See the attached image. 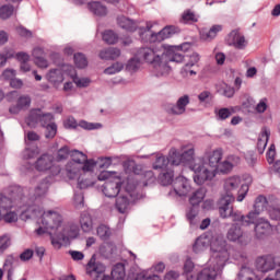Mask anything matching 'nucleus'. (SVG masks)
I'll return each mask as SVG.
<instances>
[{
  "label": "nucleus",
  "instance_id": "obj_12",
  "mask_svg": "<svg viewBox=\"0 0 280 280\" xmlns=\"http://www.w3.org/2000/svg\"><path fill=\"white\" fill-rule=\"evenodd\" d=\"M189 104V95L180 96L176 104H167L166 105V113L168 115H185V112L187 110V106Z\"/></svg>",
  "mask_w": 280,
  "mask_h": 280
},
{
  "label": "nucleus",
  "instance_id": "obj_58",
  "mask_svg": "<svg viewBox=\"0 0 280 280\" xmlns=\"http://www.w3.org/2000/svg\"><path fill=\"white\" fill-rule=\"evenodd\" d=\"M10 248V237L8 235L0 236V253Z\"/></svg>",
  "mask_w": 280,
  "mask_h": 280
},
{
  "label": "nucleus",
  "instance_id": "obj_11",
  "mask_svg": "<svg viewBox=\"0 0 280 280\" xmlns=\"http://www.w3.org/2000/svg\"><path fill=\"white\" fill-rule=\"evenodd\" d=\"M35 168L38 172H47V170H51V172H55V174H58L60 172L59 166H54V156H51L49 154H43L35 162Z\"/></svg>",
  "mask_w": 280,
  "mask_h": 280
},
{
  "label": "nucleus",
  "instance_id": "obj_24",
  "mask_svg": "<svg viewBox=\"0 0 280 280\" xmlns=\"http://www.w3.org/2000/svg\"><path fill=\"white\" fill-rule=\"evenodd\" d=\"M222 149H217L208 153V163L211 170H217L222 161Z\"/></svg>",
  "mask_w": 280,
  "mask_h": 280
},
{
  "label": "nucleus",
  "instance_id": "obj_56",
  "mask_svg": "<svg viewBox=\"0 0 280 280\" xmlns=\"http://www.w3.org/2000/svg\"><path fill=\"white\" fill-rule=\"evenodd\" d=\"M74 84L79 88V89H86V86H89V84H91V79L89 78H78L75 77L73 79Z\"/></svg>",
  "mask_w": 280,
  "mask_h": 280
},
{
  "label": "nucleus",
  "instance_id": "obj_60",
  "mask_svg": "<svg viewBox=\"0 0 280 280\" xmlns=\"http://www.w3.org/2000/svg\"><path fill=\"white\" fill-rule=\"evenodd\" d=\"M32 257H34V250H32V249H25V250L20 255L21 261H30V259H32Z\"/></svg>",
  "mask_w": 280,
  "mask_h": 280
},
{
  "label": "nucleus",
  "instance_id": "obj_42",
  "mask_svg": "<svg viewBox=\"0 0 280 280\" xmlns=\"http://www.w3.org/2000/svg\"><path fill=\"white\" fill-rule=\"evenodd\" d=\"M231 170H233V163H231L229 160H225L224 162L219 163L217 168L214 170L209 168V172H213L215 176V172H221V174H229Z\"/></svg>",
  "mask_w": 280,
  "mask_h": 280
},
{
  "label": "nucleus",
  "instance_id": "obj_59",
  "mask_svg": "<svg viewBox=\"0 0 280 280\" xmlns=\"http://www.w3.org/2000/svg\"><path fill=\"white\" fill-rule=\"evenodd\" d=\"M268 213L271 220H280V208L270 207L268 208Z\"/></svg>",
  "mask_w": 280,
  "mask_h": 280
},
{
  "label": "nucleus",
  "instance_id": "obj_39",
  "mask_svg": "<svg viewBox=\"0 0 280 280\" xmlns=\"http://www.w3.org/2000/svg\"><path fill=\"white\" fill-rule=\"evenodd\" d=\"M233 113H234L233 108H229V107H222L220 109L214 110V115L218 121H224L229 119V117H231Z\"/></svg>",
  "mask_w": 280,
  "mask_h": 280
},
{
  "label": "nucleus",
  "instance_id": "obj_32",
  "mask_svg": "<svg viewBox=\"0 0 280 280\" xmlns=\"http://www.w3.org/2000/svg\"><path fill=\"white\" fill-rule=\"evenodd\" d=\"M80 224L84 233H91V231H93V219L91 214L86 212L81 213Z\"/></svg>",
  "mask_w": 280,
  "mask_h": 280
},
{
  "label": "nucleus",
  "instance_id": "obj_48",
  "mask_svg": "<svg viewBox=\"0 0 280 280\" xmlns=\"http://www.w3.org/2000/svg\"><path fill=\"white\" fill-rule=\"evenodd\" d=\"M16 104L22 110H25V108L32 106V97L30 95H22L18 98Z\"/></svg>",
  "mask_w": 280,
  "mask_h": 280
},
{
  "label": "nucleus",
  "instance_id": "obj_55",
  "mask_svg": "<svg viewBox=\"0 0 280 280\" xmlns=\"http://www.w3.org/2000/svg\"><path fill=\"white\" fill-rule=\"evenodd\" d=\"M198 62H200V55L194 52L190 56L189 62L184 66V71H187V69H191V67H195L196 65H198Z\"/></svg>",
  "mask_w": 280,
  "mask_h": 280
},
{
  "label": "nucleus",
  "instance_id": "obj_45",
  "mask_svg": "<svg viewBox=\"0 0 280 280\" xmlns=\"http://www.w3.org/2000/svg\"><path fill=\"white\" fill-rule=\"evenodd\" d=\"M12 14H14V5L3 4L0 7V19H2V21H7Z\"/></svg>",
  "mask_w": 280,
  "mask_h": 280
},
{
  "label": "nucleus",
  "instance_id": "obj_3",
  "mask_svg": "<svg viewBox=\"0 0 280 280\" xmlns=\"http://www.w3.org/2000/svg\"><path fill=\"white\" fill-rule=\"evenodd\" d=\"M232 202H235V197L233 195H224L219 200V213L223 220L226 218H232L233 222H240L242 226H250V224H255V220L250 219L247 215L242 214L238 210H233Z\"/></svg>",
  "mask_w": 280,
  "mask_h": 280
},
{
  "label": "nucleus",
  "instance_id": "obj_46",
  "mask_svg": "<svg viewBox=\"0 0 280 280\" xmlns=\"http://www.w3.org/2000/svg\"><path fill=\"white\" fill-rule=\"evenodd\" d=\"M103 40L107 45H115L119 40V36L113 31H105L103 33Z\"/></svg>",
  "mask_w": 280,
  "mask_h": 280
},
{
  "label": "nucleus",
  "instance_id": "obj_36",
  "mask_svg": "<svg viewBox=\"0 0 280 280\" xmlns=\"http://www.w3.org/2000/svg\"><path fill=\"white\" fill-rule=\"evenodd\" d=\"M218 32H222V25L215 24L208 32H201L202 40H213L218 36Z\"/></svg>",
  "mask_w": 280,
  "mask_h": 280
},
{
  "label": "nucleus",
  "instance_id": "obj_37",
  "mask_svg": "<svg viewBox=\"0 0 280 280\" xmlns=\"http://www.w3.org/2000/svg\"><path fill=\"white\" fill-rule=\"evenodd\" d=\"M130 205V199L126 196H119L116 198V209L119 213H126Z\"/></svg>",
  "mask_w": 280,
  "mask_h": 280
},
{
  "label": "nucleus",
  "instance_id": "obj_33",
  "mask_svg": "<svg viewBox=\"0 0 280 280\" xmlns=\"http://www.w3.org/2000/svg\"><path fill=\"white\" fill-rule=\"evenodd\" d=\"M179 22L184 23V25H194V23H198V15L191 10H185L182 13Z\"/></svg>",
  "mask_w": 280,
  "mask_h": 280
},
{
  "label": "nucleus",
  "instance_id": "obj_22",
  "mask_svg": "<svg viewBox=\"0 0 280 280\" xmlns=\"http://www.w3.org/2000/svg\"><path fill=\"white\" fill-rule=\"evenodd\" d=\"M268 139H270V129L262 127L257 141L259 154H264V150H266V145H268Z\"/></svg>",
  "mask_w": 280,
  "mask_h": 280
},
{
  "label": "nucleus",
  "instance_id": "obj_49",
  "mask_svg": "<svg viewBox=\"0 0 280 280\" xmlns=\"http://www.w3.org/2000/svg\"><path fill=\"white\" fill-rule=\"evenodd\" d=\"M39 124H40L42 128H47V126L55 124L54 115L51 113H46V114L42 113V116L39 118Z\"/></svg>",
  "mask_w": 280,
  "mask_h": 280
},
{
  "label": "nucleus",
  "instance_id": "obj_10",
  "mask_svg": "<svg viewBox=\"0 0 280 280\" xmlns=\"http://www.w3.org/2000/svg\"><path fill=\"white\" fill-rule=\"evenodd\" d=\"M226 238L230 242L241 244V246H246L249 241L248 235L242 231V228L237 225V223L232 224V226L229 229Z\"/></svg>",
  "mask_w": 280,
  "mask_h": 280
},
{
  "label": "nucleus",
  "instance_id": "obj_43",
  "mask_svg": "<svg viewBox=\"0 0 280 280\" xmlns=\"http://www.w3.org/2000/svg\"><path fill=\"white\" fill-rule=\"evenodd\" d=\"M49 189V184L46 179H44L36 188L34 192V199L43 198L47 194Z\"/></svg>",
  "mask_w": 280,
  "mask_h": 280
},
{
  "label": "nucleus",
  "instance_id": "obj_2",
  "mask_svg": "<svg viewBox=\"0 0 280 280\" xmlns=\"http://www.w3.org/2000/svg\"><path fill=\"white\" fill-rule=\"evenodd\" d=\"M194 154V147H190L180 153L183 165H189L190 170L195 172V183L197 185H202L206 180H213V178H215V173L213 171H209V167L205 165L202 160H195Z\"/></svg>",
  "mask_w": 280,
  "mask_h": 280
},
{
  "label": "nucleus",
  "instance_id": "obj_38",
  "mask_svg": "<svg viewBox=\"0 0 280 280\" xmlns=\"http://www.w3.org/2000/svg\"><path fill=\"white\" fill-rule=\"evenodd\" d=\"M48 82H51L52 84H56L58 82H62L65 78L62 77V70L61 69H51L47 73Z\"/></svg>",
  "mask_w": 280,
  "mask_h": 280
},
{
  "label": "nucleus",
  "instance_id": "obj_30",
  "mask_svg": "<svg viewBox=\"0 0 280 280\" xmlns=\"http://www.w3.org/2000/svg\"><path fill=\"white\" fill-rule=\"evenodd\" d=\"M207 196V190L205 188H199L189 197V205L191 207H198L205 197Z\"/></svg>",
  "mask_w": 280,
  "mask_h": 280
},
{
  "label": "nucleus",
  "instance_id": "obj_64",
  "mask_svg": "<svg viewBox=\"0 0 280 280\" xmlns=\"http://www.w3.org/2000/svg\"><path fill=\"white\" fill-rule=\"evenodd\" d=\"M74 206L75 207H84V195L74 194Z\"/></svg>",
  "mask_w": 280,
  "mask_h": 280
},
{
  "label": "nucleus",
  "instance_id": "obj_27",
  "mask_svg": "<svg viewBox=\"0 0 280 280\" xmlns=\"http://www.w3.org/2000/svg\"><path fill=\"white\" fill-rule=\"evenodd\" d=\"M158 180L160 184L163 185V187H167V185H172V183H174V170L166 168L162 171V173L158 177Z\"/></svg>",
  "mask_w": 280,
  "mask_h": 280
},
{
  "label": "nucleus",
  "instance_id": "obj_23",
  "mask_svg": "<svg viewBox=\"0 0 280 280\" xmlns=\"http://www.w3.org/2000/svg\"><path fill=\"white\" fill-rule=\"evenodd\" d=\"M119 56H121V50L115 47L103 49L100 52L101 60H117Z\"/></svg>",
  "mask_w": 280,
  "mask_h": 280
},
{
  "label": "nucleus",
  "instance_id": "obj_50",
  "mask_svg": "<svg viewBox=\"0 0 280 280\" xmlns=\"http://www.w3.org/2000/svg\"><path fill=\"white\" fill-rule=\"evenodd\" d=\"M122 69H124V63L115 62L110 67L106 68L104 70V73H106V75H115V73H119V71H121Z\"/></svg>",
  "mask_w": 280,
  "mask_h": 280
},
{
  "label": "nucleus",
  "instance_id": "obj_20",
  "mask_svg": "<svg viewBox=\"0 0 280 280\" xmlns=\"http://www.w3.org/2000/svg\"><path fill=\"white\" fill-rule=\"evenodd\" d=\"M153 170H161L162 172L165 170H170V158L163 155L162 153L153 154Z\"/></svg>",
  "mask_w": 280,
  "mask_h": 280
},
{
  "label": "nucleus",
  "instance_id": "obj_19",
  "mask_svg": "<svg viewBox=\"0 0 280 280\" xmlns=\"http://www.w3.org/2000/svg\"><path fill=\"white\" fill-rule=\"evenodd\" d=\"M119 191H121L120 182H105L103 185V194H105L107 198H117Z\"/></svg>",
  "mask_w": 280,
  "mask_h": 280
},
{
  "label": "nucleus",
  "instance_id": "obj_16",
  "mask_svg": "<svg viewBox=\"0 0 280 280\" xmlns=\"http://www.w3.org/2000/svg\"><path fill=\"white\" fill-rule=\"evenodd\" d=\"M228 43L232 47H235V49H246V45H248L246 37H244L237 30H234L229 34Z\"/></svg>",
  "mask_w": 280,
  "mask_h": 280
},
{
  "label": "nucleus",
  "instance_id": "obj_8",
  "mask_svg": "<svg viewBox=\"0 0 280 280\" xmlns=\"http://www.w3.org/2000/svg\"><path fill=\"white\" fill-rule=\"evenodd\" d=\"M63 127L66 130H77L78 128H82L83 130H100L102 128V124L100 122H89L86 120H78L73 116H68L63 120Z\"/></svg>",
  "mask_w": 280,
  "mask_h": 280
},
{
  "label": "nucleus",
  "instance_id": "obj_41",
  "mask_svg": "<svg viewBox=\"0 0 280 280\" xmlns=\"http://www.w3.org/2000/svg\"><path fill=\"white\" fill-rule=\"evenodd\" d=\"M170 165H183V156L176 149H171L168 153Z\"/></svg>",
  "mask_w": 280,
  "mask_h": 280
},
{
  "label": "nucleus",
  "instance_id": "obj_29",
  "mask_svg": "<svg viewBox=\"0 0 280 280\" xmlns=\"http://www.w3.org/2000/svg\"><path fill=\"white\" fill-rule=\"evenodd\" d=\"M88 8L95 14V16H106V14H108V9L106 5L102 4V2H90Z\"/></svg>",
  "mask_w": 280,
  "mask_h": 280
},
{
  "label": "nucleus",
  "instance_id": "obj_47",
  "mask_svg": "<svg viewBox=\"0 0 280 280\" xmlns=\"http://www.w3.org/2000/svg\"><path fill=\"white\" fill-rule=\"evenodd\" d=\"M44 128L46 129V132H45L46 139H55L56 135H58V125H56V122H52L51 125H48Z\"/></svg>",
  "mask_w": 280,
  "mask_h": 280
},
{
  "label": "nucleus",
  "instance_id": "obj_18",
  "mask_svg": "<svg viewBox=\"0 0 280 280\" xmlns=\"http://www.w3.org/2000/svg\"><path fill=\"white\" fill-rule=\"evenodd\" d=\"M265 209H268V199L264 195H259L254 203V211L248 212V218L250 220H257L259 217V213L264 211Z\"/></svg>",
  "mask_w": 280,
  "mask_h": 280
},
{
  "label": "nucleus",
  "instance_id": "obj_9",
  "mask_svg": "<svg viewBox=\"0 0 280 280\" xmlns=\"http://www.w3.org/2000/svg\"><path fill=\"white\" fill-rule=\"evenodd\" d=\"M277 266L280 267V262H277L272 255L259 256L256 259V269L258 272H270L271 270H275Z\"/></svg>",
  "mask_w": 280,
  "mask_h": 280
},
{
  "label": "nucleus",
  "instance_id": "obj_5",
  "mask_svg": "<svg viewBox=\"0 0 280 280\" xmlns=\"http://www.w3.org/2000/svg\"><path fill=\"white\" fill-rule=\"evenodd\" d=\"M71 161L66 165V176L70 180H75L80 177V172H82V163L86 161L88 156L82 151L73 150L70 153Z\"/></svg>",
  "mask_w": 280,
  "mask_h": 280
},
{
  "label": "nucleus",
  "instance_id": "obj_34",
  "mask_svg": "<svg viewBox=\"0 0 280 280\" xmlns=\"http://www.w3.org/2000/svg\"><path fill=\"white\" fill-rule=\"evenodd\" d=\"M112 279L113 280L126 279V266L124 265V262H118L113 267Z\"/></svg>",
  "mask_w": 280,
  "mask_h": 280
},
{
  "label": "nucleus",
  "instance_id": "obj_40",
  "mask_svg": "<svg viewBox=\"0 0 280 280\" xmlns=\"http://www.w3.org/2000/svg\"><path fill=\"white\" fill-rule=\"evenodd\" d=\"M238 280H259V277L250 268L243 266L238 272Z\"/></svg>",
  "mask_w": 280,
  "mask_h": 280
},
{
  "label": "nucleus",
  "instance_id": "obj_62",
  "mask_svg": "<svg viewBox=\"0 0 280 280\" xmlns=\"http://www.w3.org/2000/svg\"><path fill=\"white\" fill-rule=\"evenodd\" d=\"M15 58L16 60H19V62L23 63V62H30V55L27 52L21 51V52H16L15 54Z\"/></svg>",
  "mask_w": 280,
  "mask_h": 280
},
{
  "label": "nucleus",
  "instance_id": "obj_63",
  "mask_svg": "<svg viewBox=\"0 0 280 280\" xmlns=\"http://www.w3.org/2000/svg\"><path fill=\"white\" fill-rule=\"evenodd\" d=\"M2 78H4V80H10V82H11V80L16 78V71H14L12 69H7L2 73Z\"/></svg>",
  "mask_w": 280,
  "mask_h": 280
},
{
  "label": "nucleus",
  "instance_id": "obj_51",
  "mask_svg": "<svg viewBox=\"0 0 280 280\" xmlns=\"http://www.w3.org/2000/svg\"><path fill=\"white\" fill-rule=\"evenodd\" d=\"M96 233L101 240H108V237H110V228L106 225H100L96 230Z\"/></svg>",
  "mask_w": 280,
  "mask_h": 280
},
{
  "label": "nucleus",
  "instance_id": "obj_52",
  "mask_svg": "<svg viewBox=\"0 0 280 280\" xmlns=\"http://www.w3.org/2000/svg\"><path fill=\"white\" fill-rule=\"evenodd\" d=\"M69 156H71V150H69V147H63L57 152V161H67Z\"/></svg>",
  "mask_w": 280,
  "mask_h": 280
},
{
  "label": "nucleus",
  "instance_id": "obj_4",
  "mask_svg": "<svg viewBox=\"0 0 280 280\" xmlns=\"http://www.w3.org/2000/svg\"><path fill=\"white\" fill-rule=\"evenodd\" d=\"M137 58L139 60H144V62H149V65H152L158 73V75H165V73H170V66H167V62H165L166 56L164 52L159 55L154 48L151 47H142L137 52Z\"/></svg>",
  "mask_w": 280,
  "mask_h": 280
},
{
  "label": "nucleus",
  "instance_id": "obj_57",
  "mask_svg": "<svg viewBox=\"0 0 280 280\" xmlns=\"http://www.w3.org/2000/svg\"><path fill=\"white\" fill-rule=\"evenodd\" d=\"M81 170L82 172H93V170H95V161L89 160V158H86V160L81 165Z\"/></svg>",
  "mask_w": 280,
  "mask_h": 280
},
{
  "label": "nucleus",
  "instance_id": "obj_7",
  "mask_svg": "<svg viewBox=\"0 0 280 280\" xmlns=\"http://www.w3.org/2000/svg\"><path fill=\"white\" fill-rule=\"evenodd\" d=\"M62 214L55 210H48L42 213L40 223L50 231H58L62 226Z\"/></svg>",
  "mask_w": 280,
  "mask_h": 280
},
{
  "label": "nucleus",
  "instance_id": "obj_44",
  "mask_svg": "<svg viewBox=\"0 0 280 280\" xmlns=\"http://www.w3.org/2000/svg\"><path fill=\"white\" fill-rule=\"evenodd\" d=\"M74 65L78 69H85V67H89V60L86 59V56L82 52L74 54Z\"/></svg>",
  "mask_w": 280,
  "mask_h": 280
},
{
  "label": "nucleus",
  "instance_id": "obj_25",
  "mask_svg": "<svg viewBox=\"0 0 280 280\" xmlns=\"http://www.w3.org/2000/svg\"><path fill=\"white\" fill-rule=\"evenodd\" d=\"M164 56H166V58H164L163 62H166L167 67H170L168 62L180 63L185 60V55L183 54V51L176 52L173 49H170L166 52H164Z\"/></svg>",
  "mask_w": 280,
  "mask_h": 280
},
{
  "label": "nucleus",
  "instance_id": "obj_35",
  "mask_svg": "<svg viewBox=\"0 0 280 280\" xmlns=\"http://www.w3.org/2000/svg\"><path fill=\"white\" fill-rule=\"evenodd\" d=\"M198 213H200V209L196 206H191L186 211V219L190 225L196 226L198 224Z\"/></svg>",
  "mask_w": 280,
  "mask_h": 280
},
{
  "label": "nucleus",
  "instance_id": "obj_15",
  "mask_svg": "<svg viewBox=\"0 0 280 280\" xmlns=\"http://www.w3.org/2000/svg\"><path fill=\"white\" fill-rule=\"evenodd\" d=\"M254 224H255L254 231L258 240H264L266 235H270V233H272V225L270 224L269 220L256 219Z\"/></svg>",
  "mask_w": 280,
  "mask_h": 280
},
{
  "label": "nucleus",
  "instance_id": "obj_21",
  "mask_svg": "<svg viewBox=\"0 0 280 280\" xmlns=\"http://www.w3.org/2000/svg\"><path fill=\"white\" fill-rule=\"evenodd\" d=\"M106 271V267L101 262H95V260L91 259L86 265V273L90 277H97V275H103Z\"/></svg>",
  "mask_w": 280,
  "mask_h": 280
},
{
  "label": "nucleus",
  "instance_id": "obj_54",
  "mask_svg": "<svg viewBox=\"0 0 280 280\" xmlns=\"http://www.w3.org/2000/svg\"><path fill=\"white\" fill-rule=\"evenodd\" d=\"M144 187H148V185H152V183H156V176H154V172L152 171H145L144 174Z\"/></svg>",
  "mask_w": 280,
  "mask_h": 280
},
{
  "label": "nucleus",
  "instance_id": "obj_26",
  "mask_svg": "<svg viewBox=\"0 0 280 280\" xmlns=\"http://www.w3.org/2000/svg\"><path fill=\"white\" fill-rule=\"evenodd\" d=\"M43 115V110L40 108L31 109L28 116L26 117V124L31 128L36 127L37 124H40V117Z\"/></svg>",
  "mask_w": 280,
  "mask_h": 280
},
{
  "label": "nucleus",
  "instance_id": "obj_6",
  "mask_svg": "<svg viewBox=\"0 0 280 280\" xmlns=\"http://www.w3.org/2000/svg\"><path fill=\"white\" fill-rule=\"evenodd\" d=\"M19 221V214L12 211V200L0 195V222L12 224Z\"/></svg>",
  "mask_w": 280,
  "mask_h": 280
},
{
  "label": "nucleus",
  "instance_id": "obj_28",
  "mask_svg": "<svg viewBox=\"0 0 280 280\" xmlns=\"http://www.w3.org/2000/svg\"><path fill=\"white\" fill-rule=\"evenodd\" d=\"M117 23L119 27L127 32H137V23L124 15L117 18Z\"/></svg>",
  "mask_w": 280,
  "mask_h": 280
},
{
  "label": "nucleus",
  "instance_id": "obj_14",
  "mask_svg": "<svg viewBox=\"0 0 280 280\" xmlns=\"http://www.w3.org/2000/svg\"><path fill=\"white\" fill-rule=\"evenodd\" d=\"M220 240H224V237L219 236L211 242V238H209V236L200 235L199 237L196 238L192 245V250L195 253H205V250H207L209 246L211 248V246H213V244H215V242Z\"/></svg>",
  "mask_w": 280,
  "mask_h": 280
},
{
  "label": "nucleus",
  "instance_id": "obj_53",
  "mask_svg": "<svg viewBox=\"0 0 280 280\" xmlns=\"http://www.w3.org/2000/svg\"><path fill=\"white\" fill-rule=\"evenodd\" d=\"M141 67V59L139 57L131 58L127 63V70L128 71H138V69Z\"/></svg>",
  "mask_w": 280,
  "mask_h": 280
},
{
  "label": "nucleus",
  "instance_id": "obj_1",
  "mask_svg": "<svg viewBox=\"0 0 280 280\" xmlns=\"http://www.w3.org/2000/svg\"><path fill=\"white\" fill-rule=\"evenodd\" d=\"M212 256L206 268L197 275V280H215L218 272L224 270L226 261H229V249L226 248V240L220 238L211 245Z\"/></svg>",
  "mask_w": 280,
  "mask_h": 280
},
{
  "label": "nucleus",
  "instance_id": "obj_61",
  "mask_svg": "<svg viewBox=\"0 0 280 280\" xmlns=\"http://www.w3.org/2000/svg\"><path fill=\"white\" fill-rule=\"evenodd\" d=\"M16 31H18V34L20 36H22L23 38H32V31H30L23 26L18 27Z\"/></svg>",
  "mask_w": 280,
  "mask_h": 280
},
{
  "label": "nucleus",
  "instance_id": "obj_17",
  "mask_svg": "<svg viewBox=\"0 0 280 280\" xmlns=\"http://www.w3.org/2000/svg\"><path fill=\"white\" fill-rule=\"evenodd\" d=\"M176 26H165L158 33H152L150 36V43H163L167 38H172L176 34Z\"/></svg>",
  "mask_w": 280,
  "mask_h": 280
},
{
  "label": "nucleus",
  "instance_id": "obj_31",
  "mask_svg": "<svg viewBox=\"0 0 280 280\" xmlns=\"http://www.w3.org/2000/svg\"><path fill=\"white\" fill-rule=\"evenodd\" d=\"M240 183H242V179H240L238 176H234L225 179L224 182V189L226 191L225 196H233L231 191L237 189V187H240Z\"/></svg>",
  "mask_w": 280,
  "mask_h": 280
},
{
  "label": "nucleus",
  "instance_id": "obj_13",
  "mask_svg": "<svg viewBox=\"0 0 280 280\" xmlns=\"http://www.w3.org/2000/svg\"><path fill=\"white\" fill-rule=\"evenodd\" d=\"M173 191L180 198H183V196H187L189 191H191L189 179L185 178L184 176L176 177L173 182Z\"/></svg>",
  "mask_w": 280,
  "mask_h": 280
}]
</instances>
